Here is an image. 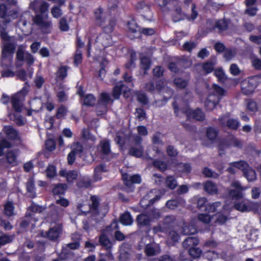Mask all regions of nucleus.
Listing matches in <instances>:
<instances>
[{
	"mask_svg": "<svg viewBox=\"0 0 261 261\" xmlns=\"http://www.w3.org/2000/svg\"><path fill=\"white\" fill-rule=\"evenodd\" d=\"M10 20L0 21V36L5 41L1 45L2 53L1 63L3 67H10L12 63L13 55L16 49V43L13 40V37L8 36L6 32L7 24Z\"/></svg>",
	"mask_w": 261,
	"mask_h": 261,
	"instance_id": "nucleus-1",
	"label": "nucleus"
},
{
	"mask_svg": "<svg viewBox=\"0 0 261 261\" xmlns=\"http://www.w3.org/2000/svg\"><path fill=\"white\" fill-rule=\"evenodd\" d=\"M33 23L41 30L44 34L50 33L53 28L52 21L49 17L47 13H38L33 17Z\"/></svg>",
	"mask_w": 261,
	"mask_h": 261,
	"instance_id": "nucleus-2",
	"label": "nucleus"
},
{
	"mask_svg": "<svg viewBox=\"0 0 261 261\" xmlns=\"http://www.w3.org/2000/svg\"><path fill=\"white\" fill-rule=\"evenodd\" d=\"M90 200L91 203L89 204V213L96 221H99L105 217L108 210L105 208L102 212L101 207H99V201L97 196H91Z\"/></svg>",
	"mask_w": 261,
	"mask_h": 261,
	"instance_id": "nucleus-3",
	"label": "nucleus"
},
{
	"mask_svg": "<svg viewBox=\"0 0 261 261\" xmlns=\"http://www.w3.org/2000/svg\"><path fill=\"white\" fill-rule=\"evenodd\" d=\"M156 90L159 92H161L163 96L162 100H155L153 105L156 107H161L166 103L167 100L171 97L173 94V90L167 87H165L163 81L159 80L156 82Z\"/></svg>",
	"mask_w": 261,
	"mask_h": 261,
	"instance_id": "nucleus-4",
	"label": "nucleus"
},
{
	"mask_svg": "<svg viewBox=\"0 0 261 261\" xmlns=\"http://www.w3.org/2000/svg\"><path fill=\"white\" fill-rule=\"evenodd\" d=\"M49 4L42 0H33L29 5V8L35 13L48 12Z\"/></svg>",
	"mask_w": 261,
	"mask_h": 261,
	"instance_id": "nucleus-5",
	"label": "nucleus"
},
{
	"mask_svg": "<svg viewBox=\"0 0 261 261\" xmlns=\"http://www.w3.org/2000/svg\"><path fill=\"white\" fill-rule=\"evenodd\" d=\"M256 81L255 77H250L241 83V89L243 94L249 95L252 94L256 87Z\"/></svg>",
	"mask_w": 261,
	"mask_h": 261,
	"instance_id": "nucleus-6",
	"label": "nucleus"
},
{
	"mask_svg": "<svg viewBox=\"0 0 261 261\" xmlns=\"http://www.w3.org/2000/svg\"><path fill=\"white\" fill-rule=\"evenodd\" d=\"M231 187L233 188L232 189L228 190L229 195L233 198L237 199H240L243 197L242 192L245 189L242 187L240 182L237 180H233L231 184Z\"/></svg>",
	"mask_w": 261,
	"mask_h": 261,
	"instance_id": "nucleus-7",
	"label": "nucleus"
},
{
	"mask_svg": "<svg viewBox=\"0 0 261 261\" xmlns=\"http://www.w3.org/2000/svg\"><path fill=\"white\" fill-rule=\"evenodd\" d=\"M122 177L124 184L127 187H131L133 184H139L141 182V177L139 175H130L124 173Z\"/></svg>",
	"mask_w": 261,
	"mask_h": 261,
	"instance_id": "nucleus-8",
	"label": "nucleus"
},
{
	"mask_svg": "<svg viewBox=\"0 0 261 261\" xmlns=\"http://www.w3.org/2000/svg\"><path fill=\"white\" fill-rule=\"evenodd\" d=\"M24 100L23 96H19V94H15L12 97L11 102L16 112H20L22 111Z\"/></svg>",
	"mask_w": 261,
	"mask_h": 261,
	"instance_id": "nucleus-9",
	"label": "nucleus"
},
{
	"mask_svg": "<svg viewBox=\"0 0 261 261\" xmlns=\"http://www.w3.org/2000/svg\"><path fill=\"white\" fill-rule=\"evenodd\" d=\"M4 133L8 138L12 140H20V137L18 132L11 126H6L4 128Z\"/></svg>",
	"mask_w": 261,
	"mask_h": 261,
	"instance_id": "nucleus-10",
	"label": "nucleus"
},
{
	"mask_svg": "<svg viewBox=\"0 0 261 261\" xmlns=\"http://www.w3.org/2000/svg\"><path fill=\"white\" fill-rule=\"evenodd\" d=\"M98 150L101 155H107L111 152L110 141L107 139L101 140L98 146Z\"/></svg>",
	"mask_w": 261,
	"mask_h": 261,
	"instance_id": "nucleus-11",
	"label": "nucleus"
},
{
	"mask_svg": "<svg viewBox=\"0 0 261 261\" xmlns=\"http://www.w3.org/2000/svg\"><path fill=\"white\" fill-rule=\"evenodd\" d=\"M35 222L36 219L34 217V215L28 213L26 214L24 219L20 223V226L22 227H30L33 228L36 227Z\"/></svg>",
	"mask_w": 261,
	"mask_h": 261,
	"instance_id": "nucleus-12",
	"label": "nucleus"
},
{
	"mask_svg": "<svg viewBox=\"0 0 261 261\" xmlns=\"http://www.w3.org/2000/svg\"><path fill=\"white\" fill-rule=\"evenodd\" d=\"M219 101V97L213 94H210L205 102V107L208 111L214 109Z\"/></svg>",
	"mask_w": 261,
	"mask_h": 261,
	"instance_id": "nucleus-13",
	"label": "nucleus"
},
{
	"mask_svg": "<svg viewBox=\"0 0 261 261\" xmlns=\"http://www.w3.org/2000/svg\"><path fill=\"white\" fill-rule=\"evenodd\" d=\"M151 221L150 217L144 213L138 215L136 219L138 225L140 227L148 226L150 224Z\"/></svg>",
	"mask_w": 261,
	"mask_h": 261,
	"instance_id": "nucleus-14",
	"label": "nucleus"
},
{
	"mask_svg": "<svg viewBox=\"0 0 261 261\" xmlns=\"http://www.w3.org/2000/svg\"><path fill=\"white\" fill-rule=\"evenodd\" d=\"M149 195L144 197L140 202L141 206L143 208H146L149 205L152 204L155 201L160 199L161 196L156 195L155 197L149 199Z\"/></svg>",
	"mask_w": 261,
	"mask_h": 261,
	"instance_id": "nucleus-15",
	"label": "nucleus"
},
{
	"mask_svg": "<svg viewBox=\"0 0 261 261\" xmlns=\"http://www.w3.org/2000/svg\"><path fill=\"white\" fill-rule=\"evenodd\" d=\"M204 190L211 195L216 194L218 193L217 185L211 181H207L203 184Z\"/></svg>",
	"mask_w": 261,
	"mask_h": 261,
	"instance_id": "nucleus-16",
	"label": "nucleus"
},
{
	"mask_svg": "<svg viewBox=\"0 0 261 261\" xmlns=\"http://www.w3.org/2000/svg\"><path fill=\"white\" fill-rule=\"evenodd\" d=\"M3 163H7L12 166L17 164L16 155L14 151H9L7 152L5 158L0 159Z\"/></svg>",
	"mask_w": 261,
	"mask_h": 261,
	"instance_id": "nucleus-17",
	"label": "nucleus"
},
{
	"mask_svg": "<svg viewBox=\"0 0 261 261\" xmlns=\"http://www.w3.org/2000/svg\"><path fill=\"white\" fill-rule=\"evenodd\" d=\"M199 243V240L197 237H188L182 242V246L185 248L188 249L191 247L196 246Z\"/></svg>",
	"mask_w": 261,
	"mask_h": 261,
	"instance_id": "nucleus-18",
	"label": "nucleus"
},
{
	"mask_svg": "<svg viewBox=\"0 0 261 261\" xmlns=\"http://www.w3.org/2000/svg\"><path fill=\"white\" fill-rule=\"evenodd\" d=\"M128 153L130 155L137 157L140 158L142 156L143 153V147L142 146H130Z\"/></svg>",
	"mask_w": 261,
	"mask_h": 261,
	"instance_id": "nucleus-19",
	"label": "nucleus"
},
{
	"mask_svg": "<svg viewBox=\"0 0 261 261\" xmlns=\"http://www.w3.org/2000/svg\"><path fill=\"white\" fill-rule=\"evenodd\" d=\"M63 229H48L46 232L47 238L51 241H56L62 235Z\"/></svg>",
	"mask_w": 261,
	"mask_h": 261,
	"instance_id": "nucleus-20",
	"label": "nucleus"
},
{
	"mask_svg": "<svg viewBox=\"0 0 261 261\" xmlns=\"http://www.w3.org/2000/svg\"><path fill=\"white\" fill-rule=\"evenodd\" d=\"M68 68V67L67 66H61L59 67L56 72V80L57 82L62 81L67 76Z\"/></svg>",
	"mask_w": 261,
	"mask_h": 261,
	"instance_id": "nucleus-21",
	"label": "nucleus"
},
{
	"mask_svg": "<svg viewBox=\"0 0 261 261\" xmlns=\"http://www.w3.org/2000/svg\"><path fill=\"white\" fill-rule=\"evenodd\" d=\"M26 187L28 196L32 198L36 197L34 181L32 178H29L27 182Z\"/></svg>",
	"mask_w": 261,
	"mask_h": 261,
	"instance_id": "nucleus-22",
	"label": "nucleus"
},
{
	"mask_svg": "<svg viewBox=\"0 0 261 261\" xmlns=\"http://www.w3.org/2000/svg\"><path fill=\"white\" fill-rule=\"evenodd\" d=\"M186 113L191 115V116L197 121H202L205 118L204 114L201 110L197 109L192 112L191 110H188Z\"/></svg>",
	"mask_w": 261,
	"mask_h": 261,
	"instance_id": "nucleus-23",
	"label": "nucleus"
},
{
	"mask_svg": "<svg viewBox=\"0 0 261 261\" xmlns=\"http://www.w3.org/2000/svg\"><path fill=\"white\" fill-rule=\"evenodd\" d=\"M184 202V200L181 197H177L175 199H171L167 201L166 205L169 208L173 210Z\"/></svg>",
	"mask_w": 261,
	"mask_h": 261,
	"instance_id": "nucleus-24",
	"label": "nucleus"
},
{
	"mask_svg": "<svg viewBox=\"0 0 261 261\" xmlns=\"http://www.w3.org/2000/svg\"><path fill=\"white\" fill-rule=\"evenodd\" d=\"M25 53H24L23 47L22 46H19L16 53V59L17 61L16 63V66L17 67L21 66L22 64L20 63L19 62H22L24 61Z\"/></svg>",
	"mask_w": 261,
	"mask_h": 261,
	"instance_id": "nucleus-25",
	"label": "nucleus"
},
{
	"mask_svg": "<svg viewBox=\"0 0 261 261\" xmlns=\"http://www.w3.org/2000/svg\"><path fill=\"white\" fill-rule=\"evenodd\" d=\"M106 166L102 164L97 166L94 169V173L93 175L94 179L95 181L101 179V173L106 172Z\"/></svg>",
	"mask_w": 261,
	"mask_h": 261,
	"instance_id": "nucleus-26",
	"label": "nucleus"
},
{
	"mask_svg": "<svg viewBox=\"0 0 261 261\" xmlns=\"http://www.w3.org/2000/svg\"><path fill=\"white\" fill-rule=\"evenodd\" d=\"M243 174L249 181H253L256 179V173L255 171L249 166H248V167L244 171Z\"/></svg>",
	"mask_w": 261,
	"mask_h": 261,
	"instance_id": "nucleus-27",
	"label": "nucleus"
},
{
	"mask_svg": "<svg viewBox=\"0 0 261 261\" xmlns=\"http://www.w3.org/2000/svg\"><path fill=\"white\" fill-rule=\"evenodd\" d=\"M119 221L124 225H129L132 224L133 219L128 212H125L119 218Z\"/></svg>",
	"mask_w": 261,
	"mask_h": 261,
	"instance_id": "nucleus-28",
	"label": "nucleus"
},
{
	"mask_svg": "<svg viewBox=\"0 0 261 261\" xmlns=\"http://www.w3.org/2000/svg\"><path fill=\"white\" fill-rule=\"evenodd\" d=\"M164 225L168 227H176L178 226V222L175 217L173 216H168L166 217L163 221Z\"/></svg>",
	"mask_w": 261,
	"mask_h": 261,
	"instance_id": "nucleus-29",
	"label": "nucleus"
},
{
	"mask_svg": "<svg viewBox=\"0 0 261 261\" xmlns=\"http://www.w3.org/2000/svg\"><path fill=\"white\" fill-rule=\"evenodd\" d=\"M185 14L182 13L181 8L179 6H176L174 10L173 15V20L174 22H177L184 18Z\"/></svg>",
	"mask_w": 261,
	"mask_h": 261,
	"instance_id": "nucleus-30",
	"label": "nucleus"
},
{
	"mask_svg": "<svg viewBox=\"0 0 261 261\" xmlns=\"http://www.w3.org/2000/svg\"><path fill=\"white\" fill-rule=\"evenodd\" d=\"M140 64L141 69L144 70V74L146 73V71L150 67L151 61L147 57L143 56L140 58Z\"/></svg>",
	"mask_w": 261,
	"mask_h": 261,
	"instance_id": "nucleus-31",
	"label": "nucleus"
},
{
	"mask_svg": "<svg viewBox=\"0 0 261 261\" xmlns=\"http://www.w3.org/2000/svg\"><path fill=\"white\" fill-rule=\"evenodd\" d=\"M67 187L65 184H59L54 187L53 189L54 195H62L64 194L66 190Z\"/></svg>",
	"mask_w": 261,
	"mask_h": 261,
	"instance_id": "nucleus-32",
	"label": "nucleus"
},
{
	"mask_svg": "<svg viewBox=\"0 0 261 261\" xmlns=\"http://www.w3.org/2000/svg\"><path fill=\"white\" fill-rule=\"evenodd\" d=\"M218 135V130L213 127H208L206 130V136L207 138L211 141H214Z\"/></svg>",
	"mask_w": 261,
	"mask_h": 261,
	"instance_id": "nucleus-33",
	"label": "nucleus"
},
{
	"mask_svg": "<svg viewBox=\"0 0 261 261\" xmlns=\"http://www.w3.org/2000/svg\"><path fill=\"white\" fill-rule=\"evenodd\" d=\"M100 244L105 247L107 249H111V244L110 239L106 234H101L99 238Z\"/></svg>",
	"mask_w": 261,
	"mask_h": 261,
	"instance_id": "nucleus-34",
	"label": "nucleus"
},
{
	"mask_svg": "<svg viewBox=\"0 0 261 261\" xmlns=\"http://www.w3.org/2000/svg\"><path fill=\"white\" fill-rule=\"evenodd\" d=\"M229 21L227 19H223L219 20L216 22L215 28H217L219 31H225L227 29Z\"/></svg>",
	"mask_w": 261,
	"mask_h": 261,
	"instance_id": "nucleus-35",
	"label": "nucleus"
},
{
	"mask_svg": "<svg viewBox=\"0 0 261 261\" xmlns=\"http://www.w3.org/2000/svg\"><path fill=\"white\" fill-rule=\"evenodd\" d=\"M61 175H66L67 180L69 182H72L74 180L76 179L78 173L76 171H70L67 173L65 171H60Z\"/></svg>",
	"mask_w": 261,
	"mask_h": 261,
	"instance_id": "nucleus-36",
	"label": "nucleus"
},
{
	"mask_svg": "<svg viewBox=\"0 0 261 261\" xmlns=\"http://www.w3.org/2000/svg\"><path fill=\"white\" fill-rule=\"evenodd\" d=\"M165 184L166 187L171 190L174 189L177 186V181L172 176H168L166 177Z\"/></svg>",
	"mask_w": 261,
	"mask_h": 261,
	"instance_id": "nucleus-37",
	"label": "nucleus"
},
{
	"mask_svg": "<svg viewBox=\"0 0 261 261\" xmlns=\"http://www.w3.org/2000/svg\"><path fill=\"white\" fill-rule=\"evenodd\" d=\"M188 249L189 255L194 258L199 257L202 253L201 249L196 246L191 247Z\"/></svg>",
	"mask_w": 261,
	"mask_h": 261,
	"instance_id": "nucleus-38",
	"label": "nucleus"
},
{
	"mask_svg": "<svg viewBox=\"0 0 261 261\" xmlns=\"http://www.w3.org/2000/svg\"><path fill=\"white\" fill-rule=\"evenodd\" d=\"M229 165L241 170L243 172H244V171L249 166L246 162L242 160L238 162L230 163Z\"/></svg>",
	"mask_w": 261,
	"mask_h": 261,
	"instance_id": "nucleus-39",
	"label": "nucleus"
},
{
	"mask_svg": "<svg viewBox=\"0 0 261 261\" xmlns=\"http://www.w3.org/2000/svg\"><path fill=\"white\" fill-rule=\"evenodd\" d=\"M202 173L205 177L208 178H218L219 176V174L212 171L207 167H204L202 169Z\"/></svg>",
	"mask_w": 261,
	"mask_h": 261,
	"instance_id": "nucleus-40",
	"label": "nucleus"
},
{
	"mask_svg": "<svg viewBox=\"0 0 261 261\" xmlns=\"http://www.w3.org/2000/svg\"><path fill=\"white\" fill-rule=\"evenodd\" d=\"M214 220V224L213 226H216L218 225H222L224 224L227 220V218L221 214L217 215L212 218Z\"/></svg>",
	"mask_w": 261,
	"mask_h": 261,
	"instance_id": "nucleus-41",
	"label": "nucleus"
},
{
	"mask_svg": "<svg viewBox=\"0 0 261 261\" xmlns=\"http://www.w3.org/2000/svg\"><path fill=\"white\" fill-rule=\"evenodd\" d=\"M14 239V235L3 234L0 236V246L11 243Z\"/></svg>",
	"mask_w": 261,
	"mask_h": 261,
	"instance_id": "nucleus-42",
	"label": "nucleus"
},
{
	"mask_svg": "<svg viewBox=\"0 0 261 261\" xmlns=\"http://www.w3.org/2000/svg\"><path fill=\"white\" fill-rule=\"evenodd\" d=\"M216 64V60L214 59L213 60L207 61L203 64V69L205 73H209L211 72L214 68V65Z\"/></svg>",
	"mask_w": 261,
	"mask_h": 261,
	"instance_id": "nucleus-43",
	"label": "nucleus"
},
{
	"mask_svg": "<svg viewBox=\"0 0 261 261\" xmlns=\"http://www.w3.org/2000/svg\"><path fill=\"white\" fill-rule=\"evenodd\" d=\"M130 146H142L141 143L142 138L138 135H133L129 136Z\"/></svg>",
	"mask_w": 261,
	"mask_h": 261,
	"instance_id": "nucleus-44",
	"label": "nucleus"
},
{
	"mask_svg": "<svg viewBox=\"0 0 261 261\" xmlns=\"http://www.w3.org/2000/svg\"><path fill=\"white\" fill-rule=\"evenodd\" d=\"M71 255H72L71 251L67 248L63 247L61 253L58 255V258L61 260H64L69 258Z\"/></svg>",
	"mask_w": 261,
	"mask_h": 261,
	"instance_id": "nucleus-45",
	"label": "nucleus"
},
{
	"mask_svg": "<svg viewBox=\"0 0 261 261\" xmlns=\"http://www.w3.org/2000/svg\"><path fill=\"white\" fill-rule=\"evenodd\" d=\"M221 204L220 202H215L212 204L206 205L205 211L207 213H214L218 210V208L220 207Z\"/></svg>",
	"mask_w": 261,
	"mask_h": 261,
	"instance_id": "nucleus-46",
	"label": "nucleus"
},
{
	"mask_svg": "<svg viewBox=\"0 0 261 261\" xmlns=\"http://www.w3.org/2000/svg\"><path fill=\"white\" fill-rule=\"evenodd\" d=\"M113 100L111 99L110 95L106 93H102L100 95V98L98 100L99 102L108 106L109 103H112Z\"/></svg>",
	"mask_w": 261,
	"mask_h": 261,
	"instance_id": "nucleus-47",
	"label": "nucleus"
},
{
	"mask_svg": "<svg viewBox=\"0 0 261 261\" xmlns=\"http://www.w3.org/2000/svg\"><path fill=\"white\" fill-rule=\"evenodd\" d=\"M174 85L179 89L185 88L188 85V81L182 78H175L174 80Z\"/></svg>",
	"mask_w": 261,
	"mask_h": 261,
	"instance_id": "nucleus-48",
	"label": "nucleus"
},
{
	"mask_svg": "<svg viewBox=\"0 0 261 261\" xmlns=\"http://www.w3.org/2000/svg\"><path fill=\"white\" fill-rule=\"evenodd\" d=\"M82 137L86 140H90L94 142L96 140L95 137L92 135L88 128H83L82 132Z\"/></svg>",
	"mask_w": 261,
	"mask_h": 261,
	"instance_id": "nucleus-49",
	"label": "nucleus"
},
{
	"mask_svg": "<svg viewBox=\"0 0 261 261\" xmlns=\"http://www.w3.org/2000/svg\"><path fill=\"white\" fill-rule=\"evenodd\" d=\"M91 180L88 178H83L76 184L78 187L81 188H88L91 186Z\"/></svg>",
	"mask_w": 261,
	"mask_h": 261,
	"instance_id": "nucleus-50",
	"label": "nucleus"
},
{
	"mask_svg": "<svg viewBox=\"0 0 261 261\" xmlns=\"http://www.w3.org/2000/svg\"><path fill=\"white\" fill-rule=\"evenodd\" d=\"M234 206L236 210L242 212H248L250 210V207L244 202H237L234 204Z\"/></svg>",
	"mask_w": 261,
	"mask_h": 261,
	"instance_id": "nucleus-51",
	"label": "nucleus"
},
{
	"mask_svg": "<svg viewBox=\"0 0 261 261\" xmlns=\"http://www.w3.org/2000/svg\"><path fill=\"white\" fill-rule=\"evenodd\" d=\"M50 13L53 17L55 18H59L62 14V10L59 6H54L51 8Z\"/></svg>",
	"mask_w": 261,
	"mask_h": 261,
	"instance_id": "nucleus-52",
	"label": "nucleus"
},
{
	"mask_svg": "<svg viewBox=\"0 0 261 261\" xmlns=\"http://www.w3.org/2000/svg\"><path fill=\"white\" fill-rule=\"evenodd\" d=\"M96 102V99L92 94H88L85 98L84 103L88 106H93Z\"/></svg>",
	"mask_w": 261,
	"mask_h": 261,
	"instance_id": "nucleus-53",
	"label": "nucleus"
},
{
	"mask_svg": "<svg viewBox=\"0 0 261 261\" xmlns=\"http://www.w3.org/2000/svg\"><path fill=\"white\" fill-rule=\"evenodd\" d=\"M227 127L230 129H237L239 126V122L234 119L228 118L227 120Z\"/></svg>",
	"mask_w": 261,
	"mask_h": 261,
	"instance_id": "nucleus-54",
	"label": "nucleus"
},
{
	"mask_svg": "<svg viewBox=\"0 0 261 261\" xmlns=\"http://www.w3.org/2000/svg\"><path fill=\"white\" fill-rule=\"evenodd\" d=\"M107 106L106 105L98 102L96 109L97 115H102L105 114L108 111Z\"/></svg>",
	"mask_w": 261,
	"mask_h": 261,
	"instance_id": "nucleus-55",
	"label": "nucleus"
},
{
	"mask_svg": "<svg viewBox=\"0 0 261 261\" xmlns=\"http://www.w3.org/2000/svg\"><path fill=\"white\" fill-rule=\"evenodd\" d=\"M144 89L147 92L154 93L156 90V84L153 81H149L145 84Z\"/></svg>",
	"mask_w": 261,
	"mask_h": 261,
	"instance_id": "nucleus-56",
	"label": "nucleus"
},
{
	"mask_svg": "<svg viewBox=\"0 0 261 261\" xmlns=\"http://www.w3.org/2000/svg\"><path fill=\"white\" fill-rule=\"evenodd\" d=\"M153 165L161 171H164L167 168V164L163 161L155 160L153 162Z\"/></svg>",
	"mask_w": 261,
	"mask_h": 261,
	"instance_id": "nucleus-57",
	"label": "nucleus"
},
{
	"mask_svg": "<svg viewBox=\"0 0 261 261\" xmlns=\"http://www.w3.org/2000/svg\"><path fill=\"white\" fill-rule=\"evenodd\" d=\"M14 206L11 202H8L5 205V214L8 216H11L13 214Z\"/></svg>",
	"mask_w": 261,
	"mask_h": 261,
	"instance_id": "nucleus-58",
	"label": "nucleus"
},
{
	"mask_svg": "<svg viewBox=\"0 0 261 261\" xmlns=\"http://www.w3.org/2000/svg\"><path fill=\"white\" fill-rule=\"evenodd\" d=\"M128 30L132 33H136L137 32H141V28L139 27L134 20H132L127 23Z\"/></svg>",
	"mask_w": 261,
	"mask_h": 261,
	"instance_id": "nucleus-59",
	"label": "nucleus"
},
{
	"mask_svg": "<svg viewBox=\"0 0 261 261\" xmlns=\"http://www.w3.org/2000/svg\"><path fill=\"white\" fill-rule=\"evenodd\" d=\"M178 169L184 173H189L191 170V167L189 163H180L178 165Z\"/></svg>",
	"mask_w": 261,
	"mask_h": 261,
	"instance_id": "nucleus-60",
	"label": "nucleus"
},
{
	"mask_svg": "<svg viewBox=\"0 0 261 261\" xmlns=\"http://www.w3.org/2000/svg\"><path fill=\"white\" fill-rule=\"evenodd\" d=\"M124 85L123 84H119L116 85L113 89V96L115 99L119 98L121 93L122 89Z\"/></svg>",
	"mask_w": 261,
	"mask_h": 261,
	"instance_id": "nucleus-61",
	"label": "nucleus"
},
{
	"mask_svg": "<svg viewBox=\"0 0 261 261\" xmlns=\"http://www.w3.org/2000/svg\"><path fill=\"white\" fill-rule=\"evenodd\" d=\"M197 45V43L194 41H187L185 42L182 47L186 51L190 52L193 48H195Z\"/></svg>",
	"mask_w": 261,
	"mask_h": 261,
	"instance_id": "nucleus-62",
	"label": "nucleus"
},
{
	"mask_svg": "<svg viewBox=\"0 0 261 261\" xmlns=\"http://www.w3.org/2000/svg\"><path fill=\"white\" fill-rule=\"evenodd\" d=\"M136 94L137 96V99L139 102L143 104L147 103L148 98L144 93L141 91H138L136 92Z\"/></svg>",
	"mask_w": 261,
	"mask_h": 261,
	"instance_id": "nucleus-63",
	"label": "nucleus"
},
{
	"mask_svg": "<svg viewBox=\"0 0 261 261\" xmlns=\"http://www.w3.org/2000/svg\"><path fill=\"white\" fill-rule=\"evenodd\" d=\"M214 73L220 82L223 83L226 81V77L222 70L220 69H216Z\"/></svg>",
	"mask_w": 261,
	"mask_h": 261,
	"instance_id": "nucleus-64",
	"label": "nucleus"
}]
</instances>
